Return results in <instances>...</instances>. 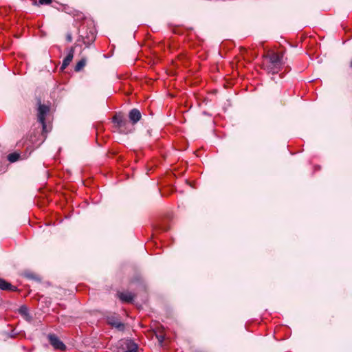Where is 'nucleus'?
Wrapping results in <instances>:
<instances>
[{"mask_svg":"<svg viewBox=\"0 0 352 352\" xmlns=\"http://www.w3.org/2000/svg\"><path fill=\"white\" fill-rule=\"evenodd\" d=\"M283 64V56L279 54L272 53L265 56L263 67L268 73L277 74Z\"/></svg>","mask_w":352,"mask_h":352,"instance_id":"1","label":"nucleus"},{"mask_svg":"<svg viewBox=\"0 0 352 352\" xmlns=\"http://www.w3.org/2000/svg\"><path fill=\"white\" fill-rule=\"evenodd\" d=\"M113 122L116 124L120 131L124 133H127L131 131V129H127L129 125L128 121L121 114H116L113 118Z\"/></svg>","mask_w":352,"mask_h":352,"instance_id":"2","label":"nucleus"},{"mask_svg":"<svg viewBox=\"0 0 352 352\" xmlns=\"http://www.w3.org/2000/svg\"><path fill=\"white\" fill-rule=\"evenodd\" d=\"M50 344L55 349L64 351L66 349L64 343L54 334H49L47 336Z\"/></svg>","mask_w":352,"mask_h":352,"instance_id":"3","label":"nucleus"},{"mask_svg":"<svg viewBox=\"0 0 352 352\" xmlns=\"http://www.w3.org/2000/svg\"><path fill=\"white\" fill-rule=\"evenodd\" d=\"M49 107L40 104L38 108V120L42 124L43 129L45 128V116L49 113Z\"/></svg>","mask_w":352,"mask_h":352,"instance_id":"4","label":"nucleus"},{"mask_svg":"<svg viewBox=\"0 0 352 352\" xmlns=\"http://www.w3.org/2000/svg\"><path fill=\"white\" fill-rule=\"evenodd\" d=\"M141 113L137 109H133L129 111V118L133 124H136L141 119Z\"/></svg>","mask_w":352,"mask_h":352,"instance_id":"5","label":"nucleus"},{"mask_svg":"<svg viewBox=\"0 0 352 352\" xmlns=\"http://www.w3.org/2000/svg\"><path fill=\"white\" fill-rule=\"evenodd\" d=\"M74 47H72L70 48L69 53L66 56V57L64 58L62 65L60 67V69L62 70L65 69L72 62L73 58H74Z\"/></svg>","mask_w":352,"mask_h":352,"instance_id":"6","label":"nucleus"},{"mask_svg":"<svg viewBox=\"0 0 352 352\" xmlns=\"http://www.w3.org/2000/svg\"><path fill=\"white\" fill-rule=\"evenodd\" d=\"M107 322L109 324H111L113 327H115L116 328L118 329L119 330H123L124 329V324L120 322L119 319L114 316H110L107 318Z\"/></svg>","mask_w":352,"mask_h":352,"instance_id":"7","label":"nucleus"},{"mask_svg":"<svg viewBox=\"0 0 352 352\" xmlns=\"http://www.w3.org/2000/svg\"><path fill=\"white\" fill-rule=\"evenodd\" d=\"M125 345L126 347L123 352H139L138 344L131 340H126Z\"/></svg>","mask_w":352,"mask_h":352,"instance_id":"8","label":"nucleus"},{"mask_svg":"<svg viewBox=\"0 0 352 352\" xmlns=\"http://www.w3.org/2000/svg\"><path fill=\"white\" fill-rule=\"evenodd\" d=\"M118 297L122 301L126 302H131L134 298L133 295L130 292L119 293Z\"/></svg>","mask_w":352,"mask_h":352,"instance_id":"9","label":"nucleus"},{"mask_svg":"<svg viewBox=\"0 0 352 352\" xmlns=\"http://www.w3.org/2000/svg\"><path fill=\"white\" fill-rule=\"evenodd\" d=\"M0 289L3 290L15 291L16 287L12 286L10 283L6 282L5 280L0 278Z\"/></svg>","mask_w":352,"mask_h":352,"instance_id":"10","label":"nucleus"},{"mask_svg":"<svg viewBox=\"0 0 352 352\" xmlns=\"http://www.w3.org/2000/svg\"><path fill=\"white\" fill-rule=\"evenodd\" d=\"M19 158L20 155L17 153H12L8 155V160L12 163L16 162Z\"/></svg>","mask_w":352,"mask_h":352,"instance_id":"11","label":"nucleus"},{"mask_svg":"<svg viewBox=\"0 0 352 352\" xmlns=\"http://www.w3.org/2000/svg\"><path fill=\"white\" fill-rule=\"evenodd\" d=\"M86 65V60L82 58L80 60H79L75 67V71L79 72Z\"/></svg>","mask_w":352,"mask_h":352,"instance_id":"12","label":"nucleus"},{"mask_svg":"<svg viewBox=\"0 0 352 352\" xmlns=\"http://www.w3.org/2000/svg\"><path fill=\"white\" fill-rule=\"evenodd\" d=\"M52 0H38L39 4L44 5V4H50L52 2Z\"/></svg>","mask_w":352,"mask_h":352,"instance_id":"13","label":"nucleus"},{"mask_svg":"<svg viewBox=\"0 0 352 352\" xmlns=\"http://www.w3.org/2000/svg\"><path fill=\"white\" fill-rule=\"evenodd\" d=\"M95 39V36L94 34H91V38L89 41H87L85 39L83 40V43L85 44H89V41L92 42Z\"/></svg>","mask_w":352,"mask_h":352,"instance_id":"14","label":"nucleus"},{"mask_svg":"<svg viewBox=\"0 0 352 352\" xmlns=\"http://www.w3.org/2000/svg\"><path fill=\"white\" fill-rule=\"evenodd\" d=\"M28 311V309L25 307H21L20 308V312L22 313V314H26Z\"/></svg>","mask_w":352,"mask_h":352,"instance_id":"15","label":"nucleus"},{"mask_svg":"<svg viewBox=\"0 0 352 352\" xmlns=\"http://www.w3.org/2000/svg\"><path fill=\"white\" fill-rule=\"evenodd\" d=\"M157 338L160 343H162V342L164 341V337L163 336L160 335V336H157Z\"/></svg>","mask_w":352,"mask_h":352,"instance_id":"16","label":"nucleus"},{"mask_svg":"<svg viewBox=\"0 0 352 352\" xmlns=\"http://www.w3.org/2000/svg\"><path fill=\"white\" fill-rule=\"evenodd\" d=\"M72 40V35L70 34H68L67 35V41H69V42H71Z\"/></svg>","mask_w":352,"mask_h":352,"instance_id":"17","label":"nucleus"},{"mask_svg":"<svg viewBox=\"0 0 352 352\" xmlns=\"http://www.w3.org/2000/svg\"><path fill=\"white\" fill-rule=\"evenodd\" d=\"M351 65V67H352V61L351 62V65Z\"/></svg>","mask_w":352,"mask_h":352,"instance_id":"18","label":"nucleus"}]
</instances>
